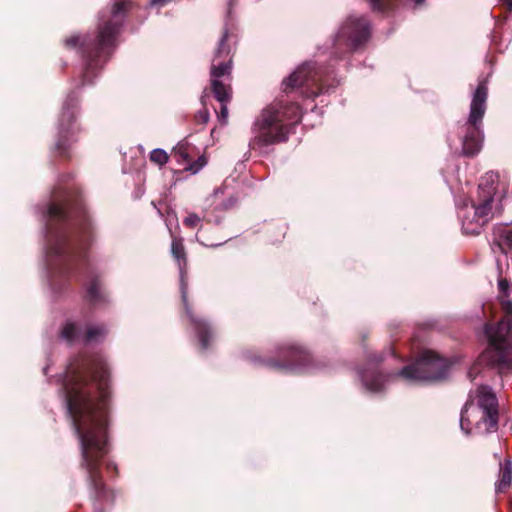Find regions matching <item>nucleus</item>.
Segmentation results:
<instances>
[{
  "mask_svg": "<svg viewBox=\"0 0 512 512\" xmlns=\"http://www.w3.org/2000/svg\"><path fill=\"white\" fill-rule=\"evenodd\" d=\"M66 405L80 444L79 466L86 472L93 512H106L115 491L104 481L101 466L110 452V370L100 353L81 357L64 385Z\"/></svg>",
  "mask_w": 512,
  "mask_h": 512,
  "instance_id": "1",
  "label": "nucleus"
},
{
  "mask_svg": "<svg viewBox=\"0 0 512 512\" xmlns=\"http://www.w3.org/2000/svg\"><path fill=\"white\" fill-rule=\"evenodd\" d=\"M46 242L51 282L61 290L72 276L88 272L84 300L92 307L108 303L99 275L89 272L87 252L95 240V228L79 194L65 193L47 205Z\"/></svg>",
  "mask_w": 512,
  "mask_h": 512,
  "instance_id": "2",
  "label": "nucleus"
},
{
  "mask_svg": "<svg viewBox=\"0 0 512 512\" xmlns=\"http://www.w3.org/2000/svg\"><path fill=\"white\" fill-rule=\"evenodd\" d=\"M131 7L130 1L116 2L109 10H103L99 16L97 30L93 34L81 37L72 35L64 39V46L81 53L83 69L80 85L93 83L103 66L117 47V37Z\"/></svg>",
  "mask_w": 512,
  "mask_h": 512,
  "instance_id": "3",
  "label": "nucleus"
},
{
  "mask_svg": "<svg viewBox=\"0 0 512 512\" xmlns=\"http://www.w3.org/2000/svg\"><path fill=\"white\" fill-rule=\"evenodd\" d=\"M302 118L301 106L296 102L275 101L262 110L253 124L254 137L249 146L260 149L288 140L292 127Z\"/></svg>",
  "mask_w": 512,
  "mask_h": 512,
  "instance_id": "4",
  "label": "nucleus"
},
{
  "mask_svg": "<svg viewBox=\"0 0 512 512\" xmlns=\"http://www.w3.org/2000/svg\"><path fill=\"white\" fill-rule=\"evenodd\" d=\"M498 288L503 317L497 324L485 325L489 347L481 354L479 362L501 370H512V301L507 299L510 283L507 279H500Z\"/></svg>",
  "mask_w": 512,
  "mask_h": 512,
  "instance_id": "5",
  "label": "nucleus"
},
{
  "mask_svg": "<svg viewBox=\"0 0 512 512\" xmlns=\"http://www.w3.org/2000/svg\"><path fill=\"white\" fill-rule=\"evenodd\" d=\"M228 31L225 30L217 44L211 61L210 68V88L208 94L211 93L218 101L219 108H215V112L222 124L227 123L228 104L232 100V67L233 54L228 44Z\"/></svg>",
  "mask_w": 512,
  "mask_h": 512,
  "instance_id": "6",
  "label": "nucleus"
},
{
  "mask_svg": "<svg viewBox=\"0 0 512 512\" xmlns=\"http://www.w3.org/2000/svg\"><path fill=\"white\" fill-rule=\"evenodd\" d=\"M339 85L334 71L316 62H305L282 82L283 91L288 95L299 92L304 98H315Z\"/></svg>",
  "mask_w": 512,
  "mask_h": 512,
  "instance_id": "7",
  "label": "nucleus"
},
{
  "mask_svg": "<svg viewBox=\"0 0 512 512\" xmlns=\"http://www.w3.org/2000/svg\"><path fill=\"white\" fill-rule=\"evenodd\" d=\"M79 105V96L75 92H71L63 102L59 114L57 133L51 146V153L62 161L71 160L73 146L78 142V135L82 131L80 124L77 122Z\"/></svg>",
  "mask_w": 512,
  "mask_h": 512,
  "instance_id": "8",
  "label": "nucleus"
},
{
  "mask_svg": "<svg viewBox=\"0 0 512 512\" xmlns=\"http://www.w3.org/2000/svg\"><path fill=\"white\" fill-rule=\"evenodd\" d=\"M243 357L258 366H265L276 371L308 369L312 364L309 351L295 342H285L278 346L276 358H264L253 350L243 352Z\"/></svg>",
  "mask_w": 512,
  "mask_h": 512,
  "instance_id": "9",
  "label": "nucleus"
},
{
  "mask_svg": "<svg viewBox=\"0 0 512 512\" xmlns=\"http://www.w3.org/2000/svg\"><path fill=\"white\" fill-rule=\"evenodd\" d=\"M488 98V81L480 79L470 104V113L465 124V135L462 141L463 154L473 157L481 150L483 143L482 120L486 112Z\"/></svg>",
  "mask_w": 512,
  "mask_h": 512,
  "instance_id": "10",
  "label": "nucleus"
},
{
  "mask_svg": "<svg viewBox=\"0 0 512 512\" xmlns=\"http://www.w3.org/2000/svg\"><path fill=\"white\" fill-rule=\"evenodd\" d=\"M171 254L174 260L177 262L181 275V299L185 314L189 318V321L197 334L201 349L207 350L210 347L211 341L213 339V331L208 321L197 317L193 313L192 308L188 303L187 285L184 283V276L187 272L188 259L182 238L173 237L171 242Z\"/></svg>",
  "mask_w": 512,
  "mask_h": 512,
  "instance_id": "11",
  "label": "nucleus"
},
{
  "mask_svg": "<svg viewBox=\"0 0 512 512\" xmlns=\"http://www.w3.org/2000/svg\"><path fill=\"white\" fill-rule=\"evenodd\" d=\"M371 36V25L364 16H349L339 28L334 49L339 57L362 48Z\"/></svg>",
  "mask_w": 512,
  "mask_h": 512,
  "instance_id": "12",
  "label": "nucleus"
},
{
  "mask_svg": "<svg viewBox=\"0 0 512 512\" xmlns=\"http://www.w3.org/2000/svg\"><path fill=\"white\" fill-rule=\"evenodd\" d=\"M494 201V188H484L479 185L478 203L465 205L461 209L462 230L467 235H478L482 228L493 218L492 204Z\"/></svg>",
  "mask_w": 512,
  "mask_h": 512,
  "instance_id": "13",
  "label": "nucleus"
},
{
  "mask_svg": "<svg viewBox=\"0 0 512 512\" xmlns=\"http://www.w3.org/2000/svg\"><path fill=\"white\" fill-rule=\"evenodd\" d=\"M446 360L435 352L426 350L411 365L403 367L398 375L410 381H435L445 377Z\"/></svg>",
  "mask_w": 512,
  "mask_h": 512,
  "instance_id": "14",
  "label": "nucleus"
},
{
  "mask_svg": "<svg viewBox=\"0 0 512 512\" xmlns=\"http://www.w3.org/2000/svg\"><path fill=\"white\" fill-rule=\"evenodd\" d=\"M478 407L482 410V416L478 425H485L486 432L498 429L499 411L498 400L489 386L481 385L476 390Z\"/></svg>",
  "mask_w": 512,
  "mask_h": 512,
  "instance_id": "15",
  "label": "nucleus"
},
{
  "mask_svg": "<svg viewBox=\"0 0 512 512\" xmlns=\"http://www.w3.org/2000/svg\"><path fill=\"white\" fill-rule=\"evenodd\" d=\"M364 386L371 392H379L384 386V375L379 371L365 369L361 372Z\"/></svg>",
  "mask_w": 512,
  "mask_h": 512,
  "instance_id": "16",
  "label": "nucleus"
},
{
  "mask_svg": "<svg viewBox=\"0 0 512 512\" xmlns=\"http://www.w3.org/2000/svg\"><path fill=\"white\" fill-rule=\"evenodd\" d=\"M512 482V461L505 459L504 463H500L499 480L496 483V492L504 493Z\"/></svg>",
  "mask_w": 512,
  "mask_h": 512,
  "instance_id": "17",
  "label": "nucleus"
},
{
  "mask_svg": "<svg viewBox=\"0 0 512 512\" xmlns=\"http://www.w3.org/2000/svg\"><path fill=\"white\" fill-rule=\"evenodd\" d=\"M80 328L75 322L67 321L59 332L60 338L67 343L72 344L78 337Z\"/></svg>",
  "mask_w": 512,
  "mask_h": 512,
  "instance_id": "18",
  "label": "nucleus"
},
{
  "mask_svg": "<svg viewBox=\"0 0 512 512\" xmlns=\"http://www.w3.org/2000/svg\"><path fill=\"white\" fill-rule=\"evenodd\" d=\"M108 333L105 325L89 326L83 336L85 343L99 341L103 339Z\"/></svg>",
  "mask_w": 512,
  "mask_h": 512,
  "instance_id": "19",
  "label": "nucleus"
},
{
  "mask_svg": "<svg viewBox=\"0 0 512 512\" xmlns=\"http://www.w3.org/2000/svg\"><path fill=\"white\" fill-rule=\"evenodd\" d=\"M374 11L387 12L394 8L399 0H368Z\"/></svg>",
  "mask_w": 512,
  "mask_h": 512,
  "instance_id": "20",
  "label": "nucleus"
},
{
  "mask_svg": "<svg viewBox=\"0 0 512 512\" xmlns=\"http://www.w3.org/2000/svg\"><path fill=\"white\" fill-rule=\"evenodd\" d=\"M207 97H208V89H205L204 94L201 97V103L203 106H206V98ZM208 121H209V112L206 109V107H204L202 110L198 111L195 114V122L197 124L205 125L208 123Z\"/></svg>",
  "mask_w": 512,
  "mask_h": 512,
  "instance_id": "21",
  "label": "nucleus"
},
{
  "mask_svg": "<svg viewBox=\"0 0 512 512\" xmlns=\"http://www.w3.org/2000/svg\"><path fill=\"white\" fill-rule=\"evenodd\" d=\"M149 158L151 162L162 166L168 162L169 156L162 149H154L151 151Z\"/></svg>",
  "mask_w": 512,
  "mask_h": 512,
  "instance_id": "22",
  "label": "nucleus"
},
{
  "mask_svg": "<svg viewBox=\"0 0 512 512\" xmlns=\"http://www.w3.org/2000/svg\"><path fill=\"white\" fill-rule=\"evenodd\" d=\"M206 164H207V158L205 155H202L195 161L190 160L188 166L185 167V170L190 171L191 173L195 174V173L199 172Z\"/></svg>",
  "mask_w": 512,
  "mask_h": 512,
  "instance_id": "23",
  "label": "nucleus"
},
{
  "mask_svg": "<svg viewBox=\"0 0 512 512\" xmlns=\"http://www.w3.org/2000/svg\"><path fill=\"white\" fill-rule=\"evenodd\" d=\"M471 405H472V400H468L461 410L460 425H461L462 430H466L467 432L469 430L468 427L470 425V421L467 417V412Z\"/></svg>",
  "mask_w": 512,
  "mask_h": 512,
  "instance_id": "24",
  "label": "nucleus"
},
{
  "mask_svg": "<svg viewBox=\"0 0 512 512\" xmlns=\"http://www.w3.org/2000/svg\"><path fill=\"white\" fill-rule=\"evenodd\" d=\"M201 222V218L196 213H190L183 220V224L189 228H195Z\"/></svg>",
  "mask_w": 512,
  "mask_h": 512,
  "instance_id": "25",
  "label": "nucleus"
},
{
  "mask_svg": "<svg viewBox=\"0 0 512 512\" xmlns=\"http://www.w3.org/2000/svg\"><path fill=\"white\" fill-rule=\"evenodd\" d=\"M175 156L178 158V161H183V162H186L187 164H189L191 158L189 157V154H188V151H187V147L185 145H180L178 146L176 152H175Z\"/></svg>",
  "mask_w": 512,
  "mask_h": 512,
  "instance_id": "26",
  "label": "nucleus"
},
{
  "mask_svg": "<svg viewBox=\"0 0 512 512\" xmlns=\"http://www.w3.org/2000/svg\"><path fill=\"white\" fill-rule=\"evenodd\" d=\"M105 467H106V470L108 473H113L115 476L118 475V467L115 463L113 462H107L105 464Z\"/></svg>",
  "mask_w": 512,
  "mask_h": 512,
  "instance_id": "27",
  "label": "nucleus"
},
{
  "mask_svg": "<svg viewBox=\"0 0 512 512\" xmlns=\"http://www.w3.org/2000/svg\"><path fill=\"white\" fill-rule=\"evenodd\" d=\"M369 361L372 363L378 364L383 361V355L381 353L380 354L375 353V354L369 356Z\"/></svg>",
  "mask_w": 512,
  "mask_h": 512,
  "instance_id": "28",
  "label": "nucleus"
},
{
  "mask_svg": "<svg viewBox=\"0 0 512 512\" xmlns=\"http://www.w3.org/2000/svg\"><path fill=\"white\" fill-rule=\"evenodd\" d=\"M501 6H503L508 12H512V0H499Z\"/></svg>",
  "mask_w": 512,
  "mask_h": 512,
  "instance_id": "29",
  "label": "nucleus"
},
{
  "mask_svg": "<svg viewBox=\"0 0 512 512\" xmlns=\"http://www.w3.org/2000/svg\"><path fill=\"white\" fill-rule=\"evenodd\" d=\"M167 0H151V4L152 5H164L166 3Z\"/></svg>",
  "mask_w": 512,
  "mask_h": 512,
  "instance_id": "30",
  "label": "nucleus"
},
{
  "mask_svg": "<svg viewBox=\"0 0 512 512\" xmlns=\"http://www.w3.org/2000/svg\"><path fill=\"white\" fill-rule=\"evenodd\" d=\"M417 5H420L424 2V0H413Z\"/></svg>",
  "mask_w": 512,
  "mask_h": 512,
  "instance_id": "31",
  "label": "nucleus"
},
{
  "mask_svg": "<svg viewBox=\"0 0 512 512\" xmlns=\"http://www.w3.org/2000/svg\"><path fill=\"white\" fill-rule=\"evenodd\" d=\"M391 355H395V351L393 349L390 350Z\"/></svg>",
  "mask_w": 512,
  "mask_h": 512,
  "instance_id": "32",
  "label": "nucleus"
}]
</instances>
